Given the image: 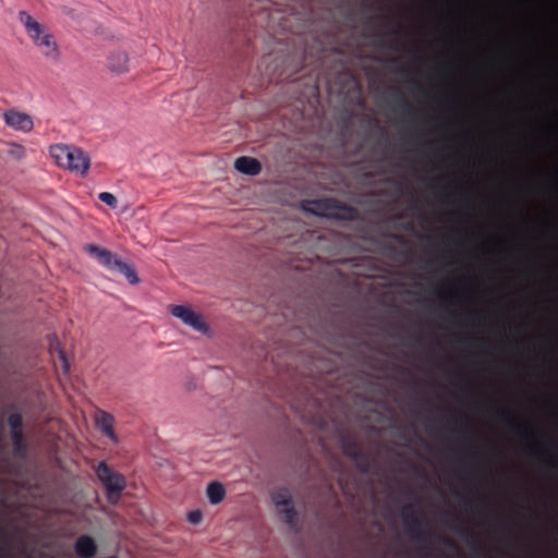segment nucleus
Instances as JSON below:
<instances>
[{
  "instance_id": "1",
  "label": "nucleus",
  "mask_w": 558,
  "mask_h": 558,
  "mask_svg": "<svg viewBox=\"0 0 558 558\" xmlns=\"http://www.w3.org/2000/svg\"><path fill=\"white\" fill-rule=\"evenodd\" d=\"M19 20L25 27L27 36L47 59L57 62L60 57L59 47L48 28L37 22L26 11L19 13Z\"/></svg>"
},
{
  "instance_id": "2",
  "label": "nucleus",
  "mask_w": 558,
  "mask_h": 558,
  "mask_svg": "<svg viewBox=\"0 0 558 558\" xmlns=\"http://www.w3.org/2000/svg\"><path fill=\"white\" fill-rule=\"evenodd\" d=\"M50 156L59 167L80 174H85L90 166L88 155L75 146L52 145L50 147Z\"/></svg>"
},
{
  "instance_id": "3",
  "label": "nucleus",
  "mask_w": 558,
  "mask_h": 558,
  "mask_svg": "<svg viewBox=\"0 0 558 558\" xmlns=\"http://www.w3.org/2000/svg\"><path fill=\"white\" fill-rule=\"evenodd\" d=\"M304 209L319 217L342 221H353L359 217L356 208L336 198H322L307 202Z\"/></svg>"
},
{
  "instance_id": "4",
  "label": "nucleus",
  "mask_w": 558,
  "mask_h": 558,
  "mask_svg": "<svg viewBox=\"0 0 558 558\" xmlns=\"http://www.w3.org/2000/svg\"><path fill=\"white\" fill-rule=\"evenodd\" d=\"M85 251L93 255L108 270L123 275L131 284L138 283L140 279L135 269L128 263L119 259L111 251L96 244H87Z\"/></svg>"
},
{
  "instance_id": "5",
  "label": "nucleus",
  "mask_w": 558,
  "mask_h": 558,
  "mask_svg": "<svg viewBox=\"0 0 558 558\" xmlns=\"http://www.w3.org/2000/svg\"><path fill=\"white\" fill-rule=\"evenodd\" d=\"M96 475L106 488L109 502L116 504L126 486L124 476L113 472L104 461L97 465Z\"/></svg>"
},
{
  "instance_id": "6",
  "label": "nucleus",
  "mask_w": 558,
  "mask_h": 558,
  "mask_svg": "<svg viewBox=\"0 0 558 558\" xmlns=\"http://www.w3.org/2000/svg\"><path fill=\"white\" fill-rule=\"evenodd\" d=\"M272 501L276 505L282 520L291 527L298 525L299 514L292 505V496L287 487L276 489L271 495Z\"/></svg>"
},
{
  "instance_id": "7",
  "label": "nucleus",
  "mask_w": 558,
  "mask_h": 558,
  "mask_svg": "<svg viewBox=\"0 0 558 558\" xmlns=\"http://www.w3.org/2000/svg\"><path fill=\"white\" fill-rule=\"evenodd\" d=\"M169 312L172 316L181 319L183 324L198 332L207 333L209 330V327L203 319L202 315L193 311L190 306L170 305Z\"/></svg>"
},
{
  "instance_id": "8",
  "label": "nucleus",
  "mask_w": 558,
  "mask_h": 558,
  "mask_svg": "<svg viewBox=\"0 0 558 558\" xmlns=\"http://www.w3.org/2000/svg\"><path fill=\"white\" fill-rule=\"evenodd\" d=\"M403 523L407 526L412 538L420 542H428L432 537L430 532L421 531L422 522L416 515L414 506L409 504L402 509Z\"/></svg>"
},
{
  "instance_id": "9",
  "label": "nucleus",
  "mask_w": 558,
  "mask_h": 558,
  "mask_svg": "<svg viewBox=\"0 0 558 558\" xmlns=\"http://www.w3.org/2000/svg\"><path fill=\"white\" fill-rule=\"evenodd\" d=\"M343 453L356 463V466L362 472H367L369 469V460L365 454L361 444L351 437L342 438Z\"/></svg>"
},
{
  "instance_id": "10",
  "label": "nucleus",
  "mask_w": 558,
  "mask_h": 558,
  "mask_svg": "<svg viewBox=\"0 0 558 558\" xmlns=\"http://www.w3.org/2000/svg\"><path fill=\"white\" fill-rule=\"evenodd\" d=\"M114 416L101 409H96L94 413V423L97 429L113 442H118L119 438L114 432Z\"/></svg>"
},
{
  "instance_id": "11",
  "label": "nucleus",
  "mask_w": 558,
  "mask_h": 558,
  "mask_svg": "<svg viewBox=\"0 0 558 558\" xmlns=\"http://www.w3.org/2000/svg\"><path fill=\"white\" fill-rule=\"evenodd\" d=\"M5 124L15 131L24 133L31 132L34 126L33 119L29 114L16 110H8L3 114Z\"/></svg>"
},
{
  "instance_id": "12",
  "label": "nucleus",
  "mask_w": 558,
  "mask_h": 558,
  "mask_svg": "<svg viewBox=\"0 0 558 558\" xmlns=\"http://www.w3.org/2000/svg\"><path fill=\"white\" fill-rule=\"evenodd\" d=\"M50 354L53 360V365L57 371L61 369L64 376L69 375L70 372V363L65 355L64 350L61 348L60 343L57 339L50 340Z\"/></svg>"
},
{
  "instance_id": "13",
  "label": "nucleus",
  "mask_w": 558,
  "mask_h": 558,
  "mask_svg": "<svg viewBox=\"0 0 558 558\" xmlns=\"http://www.w3.org/2000/svg\"><path fill=\"white\" fill-rule=\"evenodd\" d=\"M97 544L89 535H81L74 544V551L78 558H93L97 554Z\"/></svg>"
},
{
  "instance_id": "14",
  "label": "nucleus",
  "mask_w": 558,
  "mask_h": 558,
  "mask_svg": "<svg viewBox=\"0 0 558 558\" xmlns=\"http://www.w3.org/2000/svg\"><path fill=\"white\" fill-rule=\"evenodd\" d=\"M234 168L244 174L247 175H257L262 171L260 162L253 157L242 156L236 158L234 162Z\"/></svg>"
},
{
  "instance_id": "15",
  "label": "nucleus",
  "mask_w": 558,
  "mask_h": 558,
  "mask_svg": "<svg viewBox=\"0 0 558 558\" xmlns=\"http://www.w3.org/2000/svg\"><path fill=\"white\" fill-rule=\"evenodd\" d=\"M108 66L112 72L124 73L129 70V57L125 52H113L108 59Z\"/></svg>"
},
{
  "instance_id": "16",
  "label": "nucleus",
  "mask_w": 558,
  "mask_h": 558,
  "mask_svg": "<svg viewBox=\"0 0 558 558\" xmlns=\"http://www.w3.org/2000/svg\"><path fill=\"white\" fill-rule=\"evenodd\" d=\"M226 496V489L223 485L219 482H211L207 486V497L213 505L220 504Z\"/></svg>"
},
{
  "instance_id": "17",
  "label": "nucleus",
  "mask_w": 558,
  "mask_h": 558,
  "mask_svg": "<svg viewBox=\"0 0 558 558\" xmlns=\"http://www.w3.org/2000/svg\"><path fill=\"white\" fill-rule=\"evenodd\" d=\"M10 438L12 441L13 452L23 457L26 453L27 446L24 438V433H10Z\"/></svg>"
},
{
  "instance_id": "18",
  "label": "nucleus",
  "mask_w": 558,
  "mask_h": 558,
  "mask_svg": "<svg viewBox=\"0 0 558 558\" xmlns=\"http://www.w3.org/2000/svg\"><path fill=\"white\" fill-rule=\"evenodd\" d=\"M10 433H23V418L20 413H12L8 417Z\"/></svg>"
},
{
  "instance_id": "19",
  "label": "nucleus",
  "mask_w": 558,
  "mask_h": 558,
  "mask_svg": "<svg viewBox=\"0 0 558 558\" xmlns=\"http://www.w3.org/2000/svg\"><path fill=\"white\" fill-rule=\"evenodd\" d=\"M98 198L111 208H117L118 206V199L112 193L101 192Z\"/></svg>"
},
{
  "instance_id": "20",
  "label": "nucleus",
  "mask_w": 558,
  "mask_h": 558,
  "mask_svg": "<svg viewBox=\"0 0 558 558\" xmlns=\"http://www.w3.org/2000/svg\"><path fill=\"white\" fill-rule=\"evenodd\" d=\"M396 96H397V99L399 100L400 102V107L401 109L404 111V112H412L413 109L411 107V105L409 104V101L405 99L404 95L401 94L400 92H396Z\"/></svg>"
},
{
  "instance_id": "21",
  "label": "nucleus",
  "mask_w": 558,
  "mask_h": 558,
  "mask_svg": "<svg viewBox=\"0 0 558 558\" xmlns=\"http://www.w3.org/2000/svg\"><path fill=\"white\" fill-rule=\"evenodd\" d=\"M187 519L193 524H198L203 519V513L199 510L190 511L187 514Z\"/></svg>"
},
{
  "instance_id": "22",
  "label": "nucleus",
  "mask_w": 558,
  "mask_h": 558,
  "mask_svg": "<svg viewBox=\"0 0 558 558\" xmlns=\"http://www.w3.org/2000/svg\"><path fill=\"white\" fill-rule=\"evenodd\" d=\"M509 427L515 432V433H519L521 432L522 428H526L527 427V424L526 423H523V422H513V421H509Z\"/></svg>"
},
{
  "instance_id": "23",
  "label": "nucleus",
  "mask_w": 558,
  "mask_h": 558,
  "mask_svg": "<svg viewBox=\"0 0 558 558\" xmlns=\"http://www.w3.org/2000/svg\"><path fill=\"white\" fill-rule=\"evenodd\" d=\"M454 530L464 538L471 536L470 530L464 524H459L458 526H454Z\"/></svg>"
},
{
  "instance_id": "24",
  "label": "nucleus",
  "mask_w": 558,
  "mask_h": 558,
  "mask_svg": "<svg viewBox=\"0 0 558 558\" xmlns=\"http://www.w3.org/2000/svg\"><path fill=\"white\" fill-rule=\"evenodd\" d=\"M439 539H440V542H442L444 544H446L449 547H454L456 546L452 541H450V539H448L446 537L440 536Z\"/></svg>"
},
{
  "instance_id": "25",
  "label": "nucleus",
  "mask_w": 558,
  "mask_h": 558,
  "mask_svg": "<svg viewBox=\"0 0 558 558\" xmlns=\"http://www.w3.org/2000/svg\"><path fill=\"white\" fill-rule=\"evenodd\" d=\"M392 239L397 240L398 242L400 243H403L404 242V239L403 236L399 235V234H392L391 235Z\"/></svg>"
},
{
  "instance_id": "26",
  "label": "nucleus",
  "mask_w": 558,
  "mask_h": 558,
  "mask_svg": "<svg viewBox=\"0 0 558 558\" xmlns=\"http://www.w3.org/2000/svg\"><path fill=\"white\" fill-rule=\"evenodd\" d=\"M415 86H416L417 90H418L421 94H423V95H425V94H426V93H425V90L423 89V87H422L418 83H416V82H415Z\"/></svg>"
},
{
  "instance_id": "27",
  "label": "nucleus",
  "mask_w": 558,
  "mask_h": 558,
  "mask_svg": "<svg viewBox=\"0 0 558 558\" xmlns=\"http://www.w3.org/2000/svg\"><path fill=\"white\" fill-rule=\"evenodd\" d=\"M390 48L393 50H397V49H399V46L396 43H393L390 45Z\"/></svg>"
},
{
  "instance_id": "28",
  "label": "nucleus",
  "mask_w": 558,
  "mask_h": 558,
  "mask_svg": "<svg viewBox=\"0 0 558 558\" xmlns=\"http://www.w3.org/2000/svg\"><path fill=\"white\" fill-rule=\"evenodd\" d=\"M399 72L403 73V74H408L409 73L408 69H405V68H400Z\"/></svg>"
},
{
  "instance_id": "29",
  "label": "nucleus",
  "mask_w": 558,
  "mask_h": 558,
  "mask_svg": "<svg viewBox=\"0 0 558 558\" xmlns=\"http://www.w3.org/2000/svg\"><path fill=\"white\" fill-rule=\"evenodd\" d=\"M498 414H499L500 416H504V415H506V412H498Z\"/></svg>"
}]
</instances>
